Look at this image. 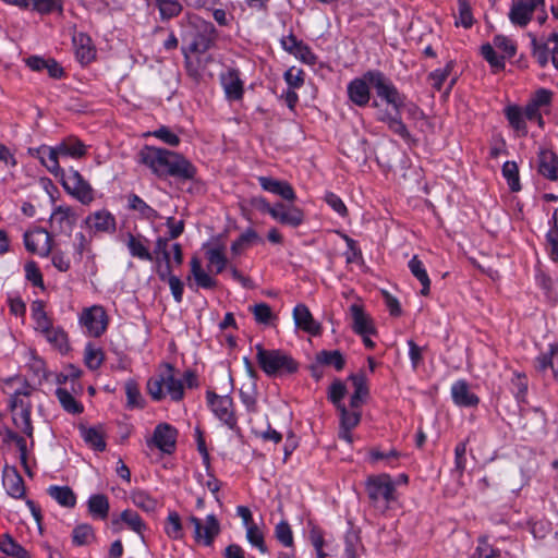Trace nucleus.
Here are the masks:
<instances>
[{"instance_id":"f257e3e1","label":"nucleus","mask_w":558,"mask_h":558,"mask_svg":"<svg viewBox=\"0 0 558 558\" xmlns=\"http://www.w3.org/2000/svg\"><path fill=\"white\" fill-rule=\"evenodd\" d=\"M365 77L375 88L377 96L395 110V114H391L388 110L379 109L377 120L386 123L391 132L399 135L405 142H412L413 138L400 117V110L405 106V96L380 71H367L365 72Z\"/></svg>"},{"instance_id":"f03ea898","label":"nucleus","mask_w":558,"mask_h":558,"mask_svg":"<svg viewBox=\"0 0 558 558\" xmlns=\"http://www.w3.org/2000/svg\"><path fill=\"white\" fill-rule=\"evenodd\" d=\"M140 156L141 161L158 177H173L181 181H192L196 177V167L175 151L146 146Z\"/></svg>"},{"instance_id":"7ed1b4c3","label":"nucleus","mask_w":558,"mask_h":558,"mask_svg":"<svg viewBox=\"0 0 558 558\" xmlns=\"http://www.w3.org/2000/svg\"><path fill=\"white\" fill-rule=\"evenodd\" d=\"M4 391L9 393V408L16 429L34 442V426L31 418L33 408L32 396L35 392L29 384L20 377H11L4 381Z\"/></svg>"},{"instance_id":"20e7f679","label":"nucleus","mask_w":558,"mask_h":558,"mask_svg":"<svg viewBox=\"0 0 558 558\" xmlns=\"http://www.w3.org/2000/svg\"><path fill=\"white\" fill-rule=\"evenodd\" d=\"M182 51L205 54L214 45L217 34L215 26L196 14H186L180 22Z\"/></svg>"},{"instance_id":"39448f33","label":"nucleus","mask_w":558,"mask_h":558,"mask_svg":"<svg viewBox=\"0 0 558 558\" xmlns=\"http://www.w3.org/2000/svg\"><path fill=\"white\" fill-rule=\"evenodd\" d=\"M146 389L154 401L170 398L179 402L184 398V383L170 363L160 364L158 372L147 380Z\"/></svg>"},{"instance_id":"423d86ee","label":"nucleus","mask_w":558,"mask_h":558,"mask_svg":"<svg viewBox=\"0 0 558 558\" xmlns=\"http://www.w3.org/2000/svg\"><path fill=\"white\" fill-rule=\"evenodd\" d=\"M256 351L258 365L268 376L292 374L298 369V363L284 351L266 350L262 344L256 345Z\"/></svg>"},{"instance_id":"0eeeda50","label":"nucleus","mask_w":558,"mask_h":558,"mask_svg":"<svg viewBox=\"0 0 558 558\" xmlns=\"http://www.w3.org/2000/svg\"><path fill=\"white\" fill-rule=\"evenodd\" d=\"M365 489L371 505L380 512H385L395 501V483L389 474L383 473L367 477Z\"/></svg>"},{"instance_id":"6e6552de","label":"nucleus","mask_w":558,"mask_h":558,"mask_svg":"<svg viewBox=\"0 0 558 558\" xmlns=\"http://www.w3.org/2000/svg\"><path fill=\"white\" fill-rule=\"evenodd\" d=\"M78 323L89 337L99 338L107 330L109 318L101 305H92L82 310Z\"/></svg>"},{"instance_id":"1a4fd4ad","label":"nucleus","mask_w":558,"mask_h":558,"mask_svg":"<svg viewBox=\"0 0 558 558\" xmlns=\"http://www.w3.org/2000/svg\"><path fill=\"white\" fill-rule=\"evenodd\" d=\"M61 179L64 190L83 205H89L94 201L93 187L77 170L71 168Z\"/></svg>"},{"instance_id":"9d476101","label":"nucleus","mask_w":558,"mask_h":558,"mask_svg":"<svg viewBox=\"0 0 558 558\" xmlns=\"http://www.w3.org/2000/svg\"><path fill=\"white\" fill-rule=\"evenodd\" d=\"M545 7V0H512L508 17L519 27H525L533 19V14Z\"/></svg>"},{"instance_id":"9b49d317","label":"nucleus","mask_w":558,"mask_h":558,"mask_svg":"<svg viewBox=\"0 0 558 558\" xmlns=\"http://www.w3.org/2000/svg\"><path fill=\"white\" fill-rule=\"evenodd\" d=\"M189 521L194 526V538L197 543L205 546H211L215 538L220 533V524L214 514H208L203 523L202 520L195 515H191Z\"/></svg>"},{"instance_id":"f8f14e48","label":"nucleus","mask_w":558,"mask_h":558,"mask_svg":"<svg viewBox=\"0 0 558 558\" xmlns=\"http://www.w3.org/2000/svg\"><path fill=\"white\" fill-rule=\"evenodd\" d=\"M207 402L214 414L231 429L236 426V418L233 413V402L229 396H218L207 391Z\"/></svg>"},{"instance_id":"ddd939ff","label":"nucleus","mask_w":558,"mask_h":558,"mask_svg":"<svg viewBox=\"0 0 558 558\" xmlns=\"http://www.w3.org/2000/svg\"><path fill=\"white\" fill-rule=\"evenodd\" d=\"M24 244L28 252L46 257L52 250L51 234L45 229H35L24 234Z\"/></svg>"},{"instance_id":"4468645a","label":"nucleus","mask_w":558,"mask_h":558,"mask_svg":"<svg viewBox=\"0 0 558 558\" xmlns=\"http://www.w3.org/2000/svg\"><path fill=\"white\" fill-rule=\"evenodd\" d=\"M28 153L33 157L38 158L41 165L54 177H64V170L59 163V157H61V154L59 153L58 145L56 147L43 145L37 148H29Z\"/></svg>"},{"instance_id":"2eb2a0df","label":"nucleus","mask_w":558,"mask_h":558,"mask_svg":"<svg viewBox=\"0 0 558 558\" xmlns=\"http://www.w3.org/2000/svg\"><path fill=\"white\" fill-rule=\"evenodd\" d=\"M77 220L74 210L69 206H57L50 215L49 225L53 233H69Z\"/></svg>"},{"instance_id":"dca6fc26","label":"nucleus","mask_w":558,"mask_h":558,"mask_svg":"<svg viewBox=\"0 0 558 558\" xmlns=\"http://www.w3.org/2000/svg\"><path fill=\"white\" fill-rule=\"evenodd\" d=\"M272 218L281 225L290 226L293 228L299 227L304 221V213L296 206L286 205L283 203H276L275 210H272Z\"/></svg>"},{"instance_id":"f3484780","label":"nucleus","mask_w":558,"mask_h":558,"mask_svg":"<svg viewBox=\"0 0 558 558\" xmlns=\"http://www.w3.org/2000/svg\"><path fill=\"white\" fill-rule=\"evenodd\" d=\"M369 82L365 77V73L362 77L352 80L347 87L349 99L357 107H365L371 100Z\"/></svg>"},{"instance_id":"a211bd4d","label":"nucleus","mask_w":558,"mask_h":558,"mask_svg":"<svg viewBox=\"0 0 558 558\" xmlns=\"http://www.w3.org/2000/svg\"><path fill=\"white\" fill-rule=\"evenodd\" d=\"M153 439L158 449L171 453L175 448L177 429L167 423L158 424L154 430Z\"/></svg>"},{"instance_id":"6ab92c4d","label":"nucleus","mask_w":558,"mask_h":558,"mask_svg":"<svg viewBox=\"0 0 558 558\" xmlns=\"http://www.w3.org/2000/svg\"><path fill=\"white\" fill-rule=\"evenodd\" d=\"M293 319L298 328L312 336H317L322 331L320 324L313 318L308 307L304 304H298L294 307Z\"/></svg>"},{"instance_id":"aec40b11","label":"nucleus","mask_w":558,"mask_h":558,"mask_svg":"<svg viewBox=\"0 0 558 558\" xmlns=\"http://www.w3.org/2000/svg\"><path fill=\"white\" fill-rule=\"evenodd\" d=\"M352 329L360 336L374 335L375 327L372 318L364 312L363 306L354 303L350 306Z\"/></svg>"},{"instance_id":"412c9836","label":"nucleus","mask_w":558,"mask_h":558,"mask_svg":"<svg viewBox=\"0 0 558 558\" xmlns=\"http://www.w3.org/2000/svg\"><path fill=\"white\" fill-rule=\"evenodd\" d=\"M451 397L459 407L473 408L480 403V398L470 390V386L464 379L457 380L451 386Z\"/></svg>"},{"instance_id":"4be33fe9","label":"nucleus","mask_w":558,"mask_h":558,"mask_svg":"<svg viewBox=\"0 0 558 558\" xmlns=\"http://www.w3.org/2000/svg\"><path fill=\"white\" fill-rule=\"evenodd\" d=\"M258 182L263 190L279 195L286 201L294 202L296 199L292 185L287 181L276 180L270 177H259Z\"/></svg>"},{"instance_id":"5701e85b","label":"nucleus","mask_w":558,"mask_h":558,"mask_svg":"<svg viewBox=\"0 0 558 558\" xmlns=\"http://www.w3.org/2000/svg\"><path fill=\"white\" fill-rule=\"evenodd\" d=\"M184 56L185 69L195 82H199L205 74V64L210 60L209 56L194 54L193 51H182Z\"/></svg>"},{"instance_id":"b1692460","label":"nucleus","mask_w":558,"mask_h":558,"mask_svg":"<svg viewBox=\"0 0 558 558\" xmlns=\"http://www.w3.org/2000/svg\"><path fill=\"white\" fill-rule=\"evenodd\" d=\"M538 172L550 181L558 180V156L549 149L538 154Z\"/></svg>"},{"instance_id":"393cba45","label":"nucleus","mask_w":558,"mask_h":558,"mask_svg":"<svg viewBox=\"0 0 558 558\" xmlns=\"http://www.w3.org/2000/svg\"><path fill=\"white\" fill-rule=\"evenodd\" d=\"M86 223L96 232L111 233L116 230V218L108 210H99L86 218Z\"/></svg>"},{"instance_id":"a878e982","label":"nucleus","mask_w":558,"mask_h":558,"mask_svg":"<svg viewBox=\"0 0 558 558\" xmlns=\"http://www.w3.org/2000/svg\"><path fill=\"white\" fill-rule=\"evenodd\" d=\"M221 84L226 96L231 100H239L243 96V83L235 70H228L221 75Z\"/></svg>"},{"instance_id":"bb28decb","label":"nucleus","mask_w":558,"mask_h":558,"mask_svg":"<svg viewBox=\"0 0 558 558\" xmlns=\"http://www.w3.org/2000/svg\"><path fill=\"white\" fill-rule=\"evenodd\" d=\"M190 265L191 274L197 287L203 289H215L217 287V281L204 270L202 263L197 257H193Z\"/></svg>"},{"instance_id":"cd10ccee","label":"nucleus","mask_w":558,"mask_h":558,"mask_svg":"<svg viewBox=\"0 0 558 558\" xmlns=\"http://www.w3.org/2000/svg\"><path fill=\"white\" fill-rule=\"evenodd\" d=\"M409 269L411 274L420 281L422 284L421 294L426 296L429 294L430 290V279L426 271V268L423 262L414 255L409 262Z\"/></svg>"},{"instance_id":"c85d7f7f","label":"nucleus","mask_w":558,"mask_h":558,"mask_svg":"<svg viewBox=\"0 0 558 558\" xmlns=\"http://www.w3.org/2000/svg\"><path fill=\"white\" fill-rule=\"evenodd\" d=\"M87 507L93 518L105 520L110 509L109 499L104 494L92 495L87 501Z\"/></svg>"},{"instance_id":"c756f323","label":"nucleus","mask_w":558,"mask_h":558,"mask_svg":"<svg viewBox=\"0 0 558 558\" xmlns=\"http://www.w3.org/2000/svg\"><path fill=\"white\" fill-rule=\"evenodd\" d=\"M48 494L62 507L73 508L76 505V496L69 486L52 485L48 488Z\"/></svg>"},{"instance_id":"7c9ffc66","label":"nucleus","mask_w":558,"mask_h":558,"mask_svg":"<svg viewBox=\"0 0 558 558\" xmlns=\"http://www.w3.org/2000/svg\"><path fill=\"white\" fill-rule=\"evenodd\" d=\"M209 271L216 274L222 272L227 268L228 259L225 254V248L221 245L210 247L206 251Z\"/></svg>"},{"instance_id":"2f4dec72","label":"nucleus","mask_w":558,"mask_h":558,"mask_svg":"<svg viewBox=\"0 0 558 558\" xmlns=\"http://www.w3.org/2000/svg\"><path fill=\"white\" fill-rule=\"evenodd\" d=\"M130 498L135 507L145 512H154L158 508V500L144 489H133Z\"/></svg>"},{"instance_id":"473e14b6","label":"nucleus","mask_w":558,"mask_h":558,"mask_svg":"<svg viewBox=\"0 0 558 558\" xmlns=\"http://www.w3.org/2000/svg\"><path fill=\"white\" fill-rule=\"evenodd\" d=\"M146 240L141 236H135L132 233L128 234L126 246L129 248L130 254L133 257L140 258L142 260H153V254L149 252L148 247L145 244Z\"/></svg>"},{"instance_id":"72a5a7b5","label":"nucleus","mask_w":558,"mask_h":558,"mask_svg":"<svg viewBox=\"0 0 558 558\" xmlns=\"http://www.w3.org/2000/svg\"><path fill=\"white\" fill-rule=\"evenodd\" d=\"M61 157L82 158L86 155V146L82 141L75 137H69L58 144Z\"/></svg>"},{"instance_id":"f704fd0d","label":"nucleus","mask_w":558,"mask_h":558,"mask_svg":"<svg viewBox=\"0 0 558 558\" xmlns=\"http://www.w3.org/2000/svg\"><path fill=\"white\" fill-rule=\"evenodd\" d=\"M80 434L83 440L93 449L97 451H104L106 449V441L101 429L81 426Z\"/></svg>"},{"instance_id":"c9c22d12","label":"nucleus","mask_w":558,"mask_h":558,"mask_svg":"<svg viewBox=\"0 0 558 558\" xmlns=\"http://www.w3.org/2000/svg\"><path fill=\"white\" fill-rule=\"evenodd\" d=\"M315 359L319 365L332 366L337 371L343 369L345 365L344 356L339 350H322L316 354Z\"/></svg>"},{"instance_id":"e433bc0d","label":"nucleus","mask_w":558,"mask_h":558,"mask_svg":"<svg viewBox=\"0 0 558 558\" xmlns=\"http://www.w3.org/2000/svg\"><path fill=\"white\" fill-rule=\"evenodd\" d=\"M75 53L82 63H89L95 58V50L90 46V39L84 34L73 38Z\"/></svg>"},{"instance_id":"4c0bfd02","label":"nucleus","mask_w":558,"mask_h":558,"mask_svg":"<svg viewBox=\"0 0 558 558\" xmlns=\"http://www.w3.org/2000/svg\"><path fill=\"white\" fill-rule=\"evenodd\" d=\"M41 333L45 335L47 341L56 347L61 352L69 350L68 335L60 327H53L52 325Z\"/></svg>"},{"instance_id":"58836bf2","label":"nucleus","mask_w":558,"mask_h":558,"mask_svg":"<svg viewBox=\"0 0 558 558\" xmlns=\"http://www.w3.org/2000/svg\"><path fill=\"white\" fill-rule=\"evenodd\" d=\"M56 396L61 407L71 414H81L84 410L82 403H80L65 388H57Z\"/></svg>"},{"instance_id":"ea45409f","label":"nucleus","mask_w":558,"mask_h":558,"mask_svg":"<svg viewBox=\"0 0 558 558\" xmlns=\"http://www.w3.org/2000/svg\"><path fill=\"white\" fill-rule=\"evenodd\" d=\"M551 45L553 43H549V36L545 40H537L535 37L532 38L533 57L542 68H545L549 62Z\"/></svg>"},{"instance_id":"a19ab883","label":"nucleus","mask_w":558,"mask_h":558,"mask_svg":"<svg viewBox=\"0 0 558 558\" xmlns=\"http://www.w3.org/2000/svg\"><path fill=\"white\" fill-rule=\"evenodd\" d=\"M129 208L135 210L141 214V216L145 219L156 220L159 215L157 210L147 205L140 196L136 194H131L128 196Z\"/></svg>"},{"instance_id":"79ce46f5","label":"nucleus","mask_w":558,"mask_h":558,"mask_svg":"<svg viewBox=\"0 0 558 558\" xmlns=\"http://www.w3.org/2000/svg\"><path fill=\"white\" fill-rule=\"evenodd\" d=\"M3 485L8 494L14 498H21L25 494L24 481L22 476L15 472L4 475Z\"/></svg>"},{"instance_id":"37998d69","label":"nucleus","mask_w":558,"mask_h":558,"mask_svg":"<svg viewBox=\"0 0 558 558\" xmlns=\"http://www.w3.org/2000/svg\"><path fill=\"white\" fill-rule=\"evenodd\" d=\"M0 550L13 558H31L25 548L17 544L10 535L5 534L0 541Z\"/></svg>"},{"instance_id":"c03bdc74","label":"nucleus","mask_w":558,"mask_h":558,"mask_svg":"<svg viewBox=\"0 0 558 558\" xmlns=\"http://www.w3.org/2000/svg\"><path fill=\"white\" fill-rule=\"evenodd\" d=\"M166 534L172 539H182L184 536L181 518L177 511H170L166 519Z\"/></svg>"},{"instance_id":"a18cd8bd","label":"nucleus","mask_w":558,"mask_h":558,"mask_svg":"<svg viewBox=\"0 0 558 558\" xmlns=\"http://www.w3.org/2000/svg\"><path fill=\"white\" fill-rule=\"evenodd\" d=\"M72 539L76 546L88 545L95 539L94 529L87 523L78 524L72 532Z\"/></svg>"},{"instance_id":"49530a36","label":"nucleus","mask_w":558,"mask_h":558,"mask_svg":"<svg viewBox=\"0 0 558 558\" xmlns=\"http://www.w3.org/2000/svg\"><path fill=\"white\" fill-rule=\"evenodd\" d=\"M506 117L510 125L522 135L527 133L525 119L522 109L518 106H509L506 108Z\"/></svg>"},{"instance_id":"de8ad7c7","label":"nucleus","mask_w":558,"mask_h":558,"mask_svg":"<svg viewBox=\"0 0 558 558\" xmlns=\"http://www.w3.org/2000/svg\"><path fill=\"white\" fill-rule=\"evenodd\" d=\"M258 240L259 236L257 232L254 229L248 228L231 244V252L234 255H239L243 250Z\"/></svg>"},{"instance_id":"09e8293b","label":"nucleus","mask_w":558,"mask_h":558,"mask_svg":"<svg viewBox=\"0 0 558 558\" xmlns=\"http://www.w3.org/2000/svg\"><path fill=\"white\" fill-rule=\"evenodd\" d=\"M502 175L507 180V183L512 192H518L521 190L519 168L514 161H506L504 163Z\"/></svg>"},{"instance_id":"8fccbe9b","label":"nucleus","mask_w":558,"mask_h":558,"mask_svg":"<svg viewBox=\"0 0 558 558\" xmlns=\"http://www.w3.org/2000/svg\"><path fill=\"white\" fill-rule=\"evenodd\" d=\"M125 393L129 408H144V399L135 380L130 379L125 383Z\"/></svg>"},{"instance_id":"3c124183","label":"nucleus","mask_w":558,"mask_h":558,"mask_svg":"<svg viewBox=\"0 0 558 558\" xmlns=\"http://www.w3.org/2000/svg\"><path fill=\"white\" fill-rule=\"evenodd\" d=\"M494 47L500 51V56L505 59L512 58L517 52L514 41L504 35H497L493 40Z\"/></svg>"},{"instance_id":"603ef678","label":"nucleus","mask_w":558,"mask_h":558,"mask_svg":"<svg viewBox=\"0 0 558 558\" xmlns=\"http://www.w3.org/2000/svg\"><path fill=\"white\" fill-rule=\"evenodd\" d=\"M28 9L40 14H49L54 11H62L61 0H28Z\"/></svg>"},{"instance_id":"864d4df0","label":"nucleus","mask_w":558,"mask_h":558,"mask_svg":"<svg viewBox=\"0 0 558 558\" xmlns=\"http://www.w3.org/2000/svg\"><path fill=\"white\" fill-rule=\"evenodd\" d=\"M156 2L163 20L178 16L182 11V4L178 0H156Z\"/></svg>"},{"instance_id":"5fc2aeb1","label":"nucleus","mask_w":558,"mask_h":558,"mask_svg":"<svg viewBox=\"0 0 558 558\" xmlns=\"http://www.w3.org/2000/svg\"><path fill=\"white\" fill-rule=\"evenodd\" d=\"M120 520L124 522L132 531L138 534L142 533L146 527L138 513L131 509L122 511L120 514Z\"/></svg>"},{"instance_id":"6e6d98bb","label":"nucleus","mask_w":558,"mask_h":558,"mask_svg":"<svg viewBox=\"0 0 558 558\" xmlns=\"http://www.w3.org/2000/svg\"><path fill=\"white\" fill-rule=\"evenodd\" d=\"M481 52L483 58L490 64L492 68L496 70H501L505 68L504 58L497 53L495 47L490 44L483 45Z\"/></svg>"},{"instance_id":"4d7b16f0","label":"nucleus","mask_w":558,"mask_h":558,"mask_svg":"<svg viewBox=\"0 0 558 558\" xmlns=\"http://www.w3.org/2000/svg\"><path fill=\"white\" fill-rule=\"evenodd\" d=\"M33 318L36 323V329L40 332L45 331L52 324L45 312L44 305L41 302H35L32 307Z\"/></svg>"},{"instance_id":"13d9d810","label":"nucleus","mask_w":558,"mask_h":558,"mask_svg":"<svg viewBox=\"0 0 558 558\" xmlns=\"http://www.w3.org/2000/svg\"><path fill=\"white\" fill-rule=\"evenodd\" d=\"M453 69V62H448L444 69H437L434 72H432L428 76V80L430 81L432 86L440 90L445 81L448 78V76L451 74Z\"/></svg>"},{"instance_id":"bf43d9fd","label":"nucleus","mask_w":558,"mask_h":558,"mask_svg":"<svg viewBox=\"0 0 558 558\" xmlns=\"http://www.w3.org/2000/svg\"><path fill=\"white\" fill-rule=\"evenodd\" d=\"M497 556H499V551L488 544L486 536H482L478 538L477 546L470 558H495Z\"/></svg>"},{"instance_id":"052dcab7","label":"nucleus","mask_w":558,"mask_h":558,"mask_svg":"<svg viewBox=\"0 0 558 558\" xmlns=\"http://www.w3.org/2000/svg\"><path fill=\"white\" fill-rule=\"evenodd\" d=\"M84 361L88 368L97 369L104 361V354L100 349L88 344L85 348Z\"/></svg>"},{"instance_id":"680f3d73","label":"nucleus","mask_w":558,"mask_h":558,"mask_svg":"<svg viewBox=\"0 0 558 558\" xmlns=\"http://www.w3.org/2000/svg\"><path fill=\"white\" fill-rule=\"evenodd\" d=\"M338 410L341 416V427L354 428L361 421V413L359 411H348L343 404H338Z\"/></svg>"},{"instance_id":"e2e57ef3","label":"nucleus","mask_w":558,"mask_h":558,"mask_svg":"<svg viewBox=\"0 0 558 558\" xmlns=\"http://www.w3.org/2000/svg\"><path fill=\"white\" fill-rule=\"evenodd\" d=\"M363 550V546L355 534H348L342 558H356Z\"/></svg>"},{"instance_id":"0e129e2a","label":"nucleus","mask_w":558,"mask_h":558,"mask_svg":"<svg viewBox=\"0 0 558 558\" xmlns=\"http://www.w3.org/2000/svg\"><path fill=\"white\" fill-rule=\"evenodd\" d=\"M275 536L282 545L287 547H291L293 545L292 530L287 521H281L276 525Z\"/></svg>"},{"instance_id":"69168bd1","label":"nucleus","mask_w":558,"mask_h":558,"mask_svg":"<svg viewBox=\"0 0 558 558\" xmlns=\"http://www.w3.org/2000/svg\"><path fill=\"white\" fill-rule=\"evenodd\" d=\"M459 20L456 22L457 25H462L469 28L473 25V16L471 7L468 0H458Z\"/></svg>"},{"instance_id":"338daca9","label":"nucleus","mask_w":558,"mask_h":558,"mask_svg":"<svg viewBox=\"0 0 558 558\" xmlns=\"http://www.w3.org/2000/svg\"><path fill=\"white\" fill-rule=\"evenodd\" d=\"M246 538L253 546L257 547L262 553H266L267 548L264 541V534L257 525L251 524L247 526Z\"/></svg>"},{"instance_id":"774afa93","label":"nucleus","mask_w":558,"mask_h":558,"mask_svg":"<svg viewBox=\"0 0 558 558\" xmlns=\"http://www.w3.org/2000/svg\"><path fill=\"white\" fill-rule=\"evenodd\" d=\"M292 54L301 62L308 65H314L317 61V57L312 51L310 46L303 41L300 43V45L296 47Z\"/></svg>"}]
</instances>
